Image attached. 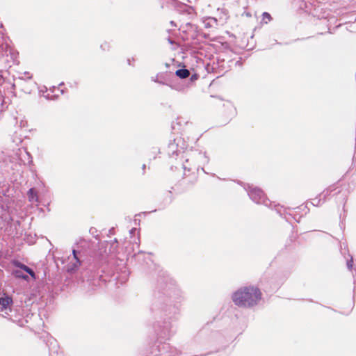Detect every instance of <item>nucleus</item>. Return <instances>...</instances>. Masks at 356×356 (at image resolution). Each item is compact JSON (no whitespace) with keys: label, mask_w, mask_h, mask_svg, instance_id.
<instances>
[{"label":"nucleus","mask_w":356,"mask_h":356,"mask_svg":"<svg viewBox=\"0 0 356 356\" xmlns=\"http://www.w3.org/2000/svg\"><path fill=\"white\" fill-rule=\"evenodd\" d=\"M100 47L104 51H106L110 49V45L106 42H104L103 44H102Z\"/></svg>","instance_id":"obj_9"},{"label":"nucleus","mask_w":356,"mask_h":356,"mask_svg":"<svg viewBox=\"0 0 356 356\" xmlns=\"http://www.w3.org/2000/svg\"><path fill=\"white\" fill-rule=\"evenodd\" d=\"M272 17L268 13L264 12L262 14V20L267 24L268 22L271 21Z\"/></svg>","instance_id":"obj_8"},{"label":"nucleus","mask_w":356,"mask_h":356,"mask_svg":"<svg viewBox=\"0 0 356 356\" xmlns=\"http://www.w3.org/2000/svg\"><path fill=\"white\" fill-rule=\"evenodd\" d=\"M176 75L181 79H185L189 76L190 72L186 69H179L175 72Z\"/></svg>","instance_id":"obj_5"},{"label":"nucleus","mask_w":356,"mask_h":356,"mask_svg":"<svg viewBox=\"0 0 356 356\" xmlns=\"http://www.w3.org/2000/svg\"><path fill=\"white\" fill-rule=\"evenodd\" d=\"M28 197L29 201L31 202L38 201L37 193L34 188L29 189V191H28Z\"/></svg>","instance_id":"obj_6"},{"label":"nucleus","mask_w":356,"mask_h":356,"mask_svg":"<svg viewBox=\"0 0 356 356\" xmlns=\"http://www.w3.org/2000/svg\"><path fill=\"white\" fill-rule=\"evenodd\" d=\"M73 257L71 261L66 266V270L68 273H73L78 270L81 266V261L77 257V252L75 250H72Z\"/></svg>","instance_id":"obj_2"},{"label":"nucleus","mask_w":356,"mask_h":356,"mask_svg":"<svg viewBox=\"0 0 356 356\" xmlns=\"http://www.w3.org/2000/svg\"><path fill=\"white\" fill-rule=\"evenodd\" d=\"M232 299L238 307H252L261 299V292L255 286H245L240 288L232 295Z\"/></svg>","instance_id":"obj_1"},{"label":"nucleus","mask_w":356,"mask_h":356,"mask_svg":"<svg viewBox=\"0 0 356 356\" xmlns=\"http://www.w3.org/2000/svg\"><path fill=\"white\" fill-rule=\"evenodd\" d=\"M13 264L15 266L18 267L20 269H22V270H24L25 272H26L27 273H29L33 280L36 279V276H35V274L33 272V270L32 269H31L29 267H28L27 266H26L25 264H23L18 261H14L13 262Z\"/></svg>","instance_id":"obj_3"},{"label":"nucleus","mask_w":356,"mask_h":356,"mask_svg":"<svg viewBox=\"0 0 356 356\" xmlns=\"http://www.w3.org/2000/svg\"><path fill=\"white\" fill-rule=\"evenodd\" d=\"M12 303H13V300L11 298H10L8 296L0 298V305L4 309H6Z\"/></svg>","instance_id":"obj_4"},{"label":"nucleus","mask_w":356,"mask_h":356,"mask_svg":"<svg viewBox=\"0 0 356 356\" xmlns=\"http://www.w3.org/2000/svg\"><path fill=\"white\" fill-rule=\"evenodd\" d=\"M13 275L17 278H21L25 280H28L29 278L27 275H24L19 270H13Z\"/></svg>","instance_id":"obj_7"}]
</instances>
